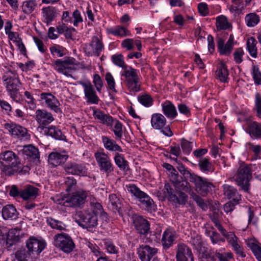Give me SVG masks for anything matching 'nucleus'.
Segmentation results:
<instances>
[{
	"label": "nucleus",
	"mask_w": 261,
	"mask_h": 261,
	"mask_svg": "<svg viewBox=\"0 0 261 261\" xmlns=\"http://www.w3.org/2000/svg\"><path fill=\"white\" fill-rule=\"evenodd\" d=\"M2 79L11 98L17 102H20L22 96L19 92L20 82L15 71L9 70L5 72Z\"/></svg>",
	"instance_id": "f257e3e1"
},
{
	"label": "nucleus",
	"mask_w": 261,
	"mask_h": 261,
	"mask_svg": "<svg viewBox=\"0 0 261 261\" xmlns=\"http://www.w3.org/2000/svg\"><path fill=\"white\" fill-rule=\"evenodd\" d=\"M252 178L251 167L245 163L241 164L236 174L235 181L242 190L249 192V181Z\"/></svg>",
	"instance_id": "f03ea898"
},
{
	"label": "nucleus",
	"mask_w": 261,
	"mask_h": 261,
	"mask_svg": "<svg viewBox=\"0 0 261 261\" xmlns=\"http://www.w3.org/2000/svg\"><path fill=\"white\" fill-rule=\"evenodd\" d=\"M126 188L129 192L139 199L142 208L147 211H155L153 201L147 194L141 191L135 184L126 185Z\"/></svg>",
	"instance_id": "7ed1b4c3"
},
{
	"label": "nucleus",
	"mask_w": 261,
	"mask_h": 261,
	"mask_svg": "<svg viewBox=\"0 0 261 261\" xmlns=\"http://www.w3.org/2000/svg\"><path fill=\"white\" fill-rule=\"evenodd\" d=\"M75 60L73 58H66L64 60L57 59L52 64V67L59 73L63 74L68 77H72V73L75 70Z\"/></svg>",
	"instance_id": "20e7f679"
},
{
	"label": "nucleus",
	"mask_w": 261,
	"mask_h": 261,
	"mask_svg": "<svg viewBox=\"0 0 261 261\" xmlns=\"http://www.w3.org/2000/svg\"><path fill=\"white\" fill-rule=\"evenodd\" d=\"M167 120L164 115L160 113H154L151 118V126L155 129L160 130L165 136L171 137L173 133L169 125H166Z\"/></svg>",
	"instance_id": "39448f33"
},
{
	"label": "nucleus",
	"mask_w": 261,
	"mask_h": 261,
	"mask_svg": "<svg viewBox=\"0 0 261 261\" xmlns=\"http://www.w3.org/2000/svg\"><path fill=\"white\" fill-rule=\"evenodd\" d=\"M97 165L101 171L107 175L112 173L114 170V166L108 154L103 151H96L94 153Z\"/></svg>",
	"instance_id": "423d86ee"
},
{
	"label": "nucleus",
	"mask_w": 261,
	"mask_h": 261,
	"mask_svg": "<svg viewBox=\"0 0 261 261\" xmlns=\"http://www.w3.org/2000/svg\"><path fill=\"white\" fill-rule=\"evenodd\" d=\"M56 246L66 253L71 252L75 248V244L70 236L65 233H58L54 237Z\"/></svg>",
	"instance_id": "0eeeda50"
},
{
	"label": "nucleus",
	"mask_w": 261,
	"mask_h": 261,
	"mask_svg": "<svg viewBox=\"0 0 261 261\" xmlns=\"http://www.w3.org/2000/svg\"><path fill=\"white\" fill-rule=\"evenodd\" d=\"M103 49L104 46L101 40L96 36H93L90 42L85 44L84 47V52L88 57H99Z\"/></svg>",
	"instance_id": "6e6552de"
},
{
	"label": "nucleus",
	"mask_w": 261,
	"mask_h": 261,
	"mask_svg": "<svg viewBox=\"0 0 261 261\" xmlns=\"http://www.w3.org/2000/svg\"><path fill=\"white\" fill-rule=\"evenodd\" d=\"M190 181L194 184L196 191L202 196H205L213 187V184L207 178L196 174Z\"/></svg>",
	"instance_id": "1a4fd4ad"
},
{
	"label": "nucleus",
	"mask_w": 261,
	"mask_h": 261,
	"mask_svg": "<svg viewBox=\"0 0 261 261\" xmlns=\"http://www.w3.org/2000/svg\"><path fill=\"white\" fill-rule=\"evenodd\" d=\"M87 196L88 193L86 191L78 190L73 193L64 202H60V204L66 206L81 207L85 203Z\"/></svg>",
	"instance_id": "9d476101"
},
{
	"label": "nucleus",
	"mask_w": 261,
	"mask_h": 261,
	"mask_svg": "<svg viewBox=\"0 0 261 261\" xmlns=\"http://www.w3.org/2000/svg\"><path fill=\"white\" fill-rule=\"evenodd\" d=\"M77 216L79 219L77 221L79 225L88 230L95 227L97 225V216L91 212H80Z\"/></svg>",
	"instance_id": "9b49d317"
},
{
	"label": "nucleus",
	"mask_w": 261,
	"mask_h": 261,
	"mask_svg": "<svg viewBox=\"0 0 261 261\" xmlns=\"http://www.w3.org/2000/svg\"><path fill=\"white\" fill-rule=\"evenodd\" d=\"M176 261H194L192 250L187 245L180 243L176 247Z\"/></svg>",
	"instance_id": "f8f14e48"
},
{
	"label": "nucleus",
	"mask_w": 261,
	"mask_h": 261,
	"mask_svg": "<svg viewBox=\"0 0 261 261\" xmlns=\"http://www.w3.org/2000/svg\"><path fill=\"white\" fill-rule=\"evenodd\" d=\"M63 169L68 174L86 176L88 174L87 169L84 165L73 162H68L65 164Z\"/></svg>",
	"instance_id": "ddd939ff"
},
{
	"label": "nucleus",
	"mask_w": 261,
	"mask_h": 261,
	"mask_svg": "<svg viewBox=\"0 0 261 261\" xmlns=\"http://www.w3.org/2000/svg\"><path fill=\"white\" fill-rule=\"evenodd\" d=\"M132 218L137 232L140 234L146 236L150 231L149 222L142 216L137 214L133 215Z\"/></svg>",
	"instance_id": "4468645a"
},
{
	"label": "nucleus",
	"mask_w": 261,
	"mask_h": 261,
	"mask_svg": "<svg viewBox=\"0 0 261 261\" xmlns=\"http://www.w3.org/2000/svg\"><path fill=\"white\" fill-rule=\"evenodd\" d=\"M170 180L173 184L176 191H182L188 193L192 191L191 186L187 179H184L178 174L172 175Z\"/></svg>",
	"instance_id": "2eb2a0df"
},
{
	"label": "nucleus",
	"mask_w": 261,
	"mask_h": 261,
	"mask_svg": "<svg viewBox=\"0 0 261 261\" xmlns=\"http://www.w3.org/2000/svg\"><path fill=\"white\" fill-rule=\"evenodd\" d=\"M79 84L84 88L85 97L87 99V102L91 104H97L99 99L92 84L89 81H81Z\"/></svg>",
	"instance_id": "dca6fc26"
},
{
	"label": "nucleus",
	"mask_w": 261,
	"mask_h": 261,
	"mask_svg": "<svg viewBox=\"0 0 261 261\" xmlns=\"http://www.w3.org/2000/svg\"><path fill=\"white\" fill-rule=\"evenodd\" d=\"M137 254L141 261H150L157 253L158 249L146 244H142L137 248Z\"/></svg>",
	"instance_id": "f3484780"
},
{
	"label": "nucleus",
	"mask_w": 261,
	"mask_h": 261,
	"mask_svg": "<svg viewBox=\"0 0 261 261\" xmlns=\"http://www.w3.org/2000/svg\"><path fill=\"white\" fill-rule=\"evenodd\" d=\"M41 100L44 102L47 107L55 112L58 113L61 112L60 108V103L58 99L52 94L42 93L40 95Z\"/></svg>",
	"instance_id": "a211bd4d"
},
{
	"label": "nucleus",
	"mask_w": 261,
	"mask_h": 261,
	"mask_svg": "<svg viewBox=\"0 0 261 261\" xmlns=\"http://www.w3.org/2000/svg\"><path fill=\"white\" fill-rule=\"evenodd\" d=\"M0 160L6 165L11 167H17L20 164L19 158L11 150H7L0 153Z\"/></svg>",
	"instance_id": "6ab92c4d"
},
{
	"label": "nucleus",
	"mask_w": 261,
	"mask_h": 261,
	"mask_svg": "<svg viewBox=\"0 0 261 261\" xmlns=\"http://www.w3.org/2000/svg\"><path fill=\"white\" fill-rule=\"evenodd\" d=\"M234 45V37L233 35L229 36L227 42L222 38H219L217 41V47L218 50L221 55L229 56L232 50Z\"/></svg>",
	"instance_id": "aec40b11"
},
{
	"label": "nucleus",
	"mask_w": 261,
	"mask_h": 261,
	"mask_svg": "<svg viewBox=\"0 0 261 261\" xmlns=\"http://www.w3.org/2000/svg\"><path fill=\"white\" fill-rule=\"evenodd\" d=\"M45 245L44 241L35 238H30L26 242L27 248L32 255L35 253L39 254L44 249Z\"/></svg>",
	"instance_id": "412c9836"
},
{
	"label": "nucleus",
	"mask_w": 261,
	"mask_h": 261,
	"mask_svg": "<svg viewBox=\"0 0 261 261\" xmlns=\"http://www.w3.org/2000/svg\"><path fill=\"white\" fill-rule=\"evenodd\" d=\"M35 119L40 125L42 126H46L54 120L52 114L44 109L36 111Z\"/></svg>",
	"instance_id": "4be33fe9"
},
{
	"label": "nucleus",
	"mask_w": 261,
	"mask_h": 261,
	"mask_svg": "<svg viewBox=\"0 0 261 261\" xmlns=\"http://www.w3.org/2000/svg\"><path fill=\"white\" fill-rule=\"evenodd\" d=\"M69 155L66 151L61 152H52L48 156V163L53 166L57 167L64 164L68 159Z\"/></svg>",
	"instance_id": "5701e85b"
},
{
	"label": "nucleus",
	"mask_w": 261,
	"mask_h": 261,
	"mask_svg": "<svg viewBox=\"0 0 261 261\" xmlns=\"http://www.w3.org/2000/svg\"><path fill=\"white\" fill-rule=\"evenodd\" d=\"M14 230H11L8 233L0 229V246L6 244L7 248H10L18 240V236H14Z\"/></svg>",
	"instance_id": "b1692460"
},
{
	"label": "nucleus",
	"mask_w": 261,
	"mask_h": 261,
	"mask_svg": "<svg viewBox=\"0 0 261 261\" xmlns=\"http://www.w3.org/2000/svg\"><path fill=\"white\" fill-rule=\"evenodd\" d=\"M101 141L104 148L111 152H123L121 147L116 142L110 137L106 136H101Z\"/></svg>",
	"instance_id": "393cba45"
},
{
	"label": "nucleus",
	"mask_w": 261,
	"mask_h": 261,
	"mask_svg": "<svg viewBox=\"0 0 261 261\" xmlns=\"http://www.w3.org/2000/svg\"><path fill=\"white\" fill-rule=\"evenodd\" d=\"M176 238V234L175 231L171 229H167L164 232L162 243L164 249H169L173 244V242Z\"/></svg>",
	"instance_id": "a878e982"
},
{
	"label": "nucleus",
	"mask_w": 261,
	"mask_h": 261,
	"mask_svg": "<svg viewBox=\"0 0 261 261\" xmlns=\"http://www.w3.org/2000/svg\"><path fill=\"white\" fill-rule=\"evenodd\" d=\"M32 257L27 248L22 247L10 256V261H28Z\"/></svg>",
	"instance_id": "bb28decb"
},
{
	"label": "nucleus",
	"mask_w": 261,
	"mask_h": 261,
	"mask_svg": "<svg viewBox=\"0 0 261 261\" xmlns=\"http://www.w3.org/2000/svg\"><path fill=\"white\" fill-rule=\"evenodd\" d=\"M5 128L12 136L24 137L27 134V129L15 123H6Z\"/></svg>",
	"instance_id": "cd10ccee"
},
{
	"label": "nucleus",
	"mask_w": 261,
	"mask_h": 261,
	"mask_svg": "<svg viewBox=\"0 0 261 261\" xmlns=\"http://www.w3.org/2000/svg\"><path fill=\"white\" fill-rule=\"evenodd\" d=\"M109 202L108 207L115 213H118L120 216H122V204L115 194H111L109 196Z\"/></svg>",
	"instance_id": "c85d7f7f"
},
{
	"label": "nucleus",
	"mask_w": 261,
	"mask_h": 261,
	"mask_svg": "<svg viewBox=\"0 0 261 261\" xmlns=\"http://www.w3.org/2000/svg\"><path fill=\"white\" fill-rule=\"evenodd\" d=\"M246 132L253 139H261V123L256 121L251 122L248 124Z\"/></svg>",
	"instance_id": "c756f323"
},
{
	"label": "nucleus",
	"mask_w": 261,
	"mask_h": 261,
	"mask_svg": "<svg viewBox=\"0 0 261 261\" xmlns=\"http://www.w3.org/2000/svg\"><path fill=\"white\" fill-rule=\"evenodd\" d=\"M223 191L224 195L228 199H231L233 202L238 203L241 200V195L237 190L233 187L225 184L223 186Z\"/></svg>",
	"instance_id": "7c9ffc66"
},
{
	"label": "nucleus",
	"mask_w": 261,
	"mask_h": 261,
	"mask_svg": "<svg viewBox=\"0 0 261 261\" xmlns=\"http://www.w3.org/2000/svg\"><path fill=\"white\" fill-rule=\"evenodd\" d=\"M164 114L169 119H173L177 115L175 107L170 101L166 100L162 104Z\"/></svg>",
	"instance_id": "2f4dec72"
},
{
	"label": "nucleus",
	"mask_w": 261,
	"mask_h": 261,
	"mask_svg": "<svg viewBox=\"0 0 261 261\" xmlns=\"http://www.w3.org/2000/svg\"><path fill=\"white\" fill-rule=\"evenodd\" d=\"M2 217L5 220H15L18 217V213L12 204L3 207L2 211Z\"/></svg>",
	"instance_id": "473e14b6"
},
{
	"label": "nucleus",
	"mask_w": 261,
	"mask_h": 261,
	"mask_svg": "<svg viewBox=\"0 0 261 261\" xmlns=\"http://www.w3.org/2000/svg\"><path fill=\"white\" fill-rule=\"evenodd\" d=\"M229 72L226 64L224 63H220L215 72L216 78L222 83H227L228 81Z\"/></svg>",
	"instance_id": "72a5a7b5"
},
{
	"label": "nucleus",
	"mask_w": 261,
	"mask_h": 261,
	"mask_svg": "<svg viewBox=\"0 0 261 261\" xmlns=\"http://www.w3.org/2000/svg\"><path fill=\"white\" fill-rule=\"evenodd\" d=\"M42 16L44 22L47 25L51 24V22L57 16L56 9L53 7H47L42 9Z\"/></svg>",
	"instance_id": "f704fd0d"
},
{
	"label": "nucleus",
	"mask_w": 261,
	"mask_h": 261,
	"mask_svg": "<svg viewBox=\"0 0 261 261\" xmlns=\"http://www.w3.org/2000/svg\"><path fill=\"white\" fill-rule=\"evenodd\" d=\"M38 189L32 186H29L21 190V198L25 200H34L38 195Z\"/></svg>",
	"instance_id": "c9c22d12"
},
{
	"label": "nucleus",
	"mask_w": 261,
	"mask_h": 261,
	"mask_svg": "<svg viewBox=\"0 0 261 261\" xmlns=\"http://www.w3.org/2000/svg\"><path fill=\"white\" fill-rule=\"evenodd\" d=\"M93 116L94 118L98 119L100 123L107 126H112V123H113L112 117L105 114L101 111H94Z\"/></svg>",
	"instance_id": "e433bc0d"
},
{
	"label": "nucleus",
	"mask_w": 261,
	"mask_h": 261,
	"mask_svg": "<svg viewBox=\"0 0 261 261\" xmlns=\"http://www.w3.org/2000/svg\"><path fill=\"white\" fill-rule=\"evenodd\" d=\"M199 170L204 173H208L214 171V167L210 160L207 158H201L198 161Z\"/></svg>",
	"instance_id": "4c0bfd02"
},
{
	"label": "nucleus",
	"mask_w": 261,
	"mask_h": 261,
	"mask_svg": "<svg viewBox=\"0 0 261 261\" xmlns=\"http://www.w3.org/2000/svg\"><path fill=\"white\" fill-rule=\"evenodd\" d=\"M109 34L113 35L115 36L124 37L131 35L130 32L125 27L121 25H116L114 27L107 30Z\"/></svg>",
	"instance_id": "58836bf2"
},
{
	"label": "nucleus",
	"mask_w": 261,
	"mask_h": 261,
	"mask_svg": "<svg viewBox=\"0 0 261 261\" xmlns=\"http://www.w3.org/2000/svg\"><path fill=\"white\" fill-rule=\"evenodd\" d=\"M21 151L24 155L33 159L39 160L40 158L38 149L32 145L24 146Z\"/></svg>",
	"instance_id": "ea45409f"
},
{
	"label": "nucleus",
	"mask_w": 261,
	"mask_h": 261,
	"mask_svg": "<svg viewBox=\"0 0 261 261\" xmlns=\"http://www.w3.org/2000/svg\"><path fill=\"white\" fill-rule=\"evenodd\" d=\"M120 152H117L115 153L114 160L115 164L120 170L125 171L128 168V163L125 159L124 155L120 153Z\"/></svg>",
	"instance_id": "a19ab883"
},
{
	"label": "nucleus",
	"mask_w": 261,
	"mask_h": 261,
	"mask_svg": "<svg viewBox=\"0 0 261 261\" xmlns=\"http://www.w3.org/2000/svg\"><path fill=\"white\" fill-rule=\"evenodd\" d=\"M247 245L250 248L258 261H261V244L253 240H248Z\"/></svg>",
	"instance_id": "79ce46f5"
},
{
	"label": "nucleus",
	"mask_w": 261,
	"mask_h": 261,
	"mask_svg": "<svg viewBox=\"0 0 261 261\" xmlns=\"http://www.w3.org/2000/svg\"><path fill=\"white\" fill-rule=\"evenodd\" d=\"M44 133L57 140H64L65 136L63 135L60 129L55 126H51L49 127L44 128Z\"/></svg>",
	"instance_id": "37998d69"
},
{
	"label": "nucleus",
	"mask_w": 261,
	"mask_h": 261,
	"mask_svg": "<svg viewBox=\"0 0 261 261\" xmlns=\"http://www.w3.org/2000/svg\"><path fill=\"white\" fill-rule=\"evenodd\" d=\"M257 41L254 37H250L247 42V48L250 55L253 58H256L257 55V47L256 46Z\"/></svg>",
	"instance_id": "c03bdc74"
},
{
	"label": "nucleus",
	"mask_w": 261,
	"mask_h": 261,
	"mask_svg": "<svg viewBox=\"0 0 261 261\" xmlns=\"http://www.w3.org/2000/svg\"><path fill=\"white\" fill-rule=\"evenodd\" d=\"M46 222L53 229H56L59 231L64 230L66 229V225L63 222L51 217L47 218Z\"/></svg>",
	"instance_id": "a18cd8bd"
},
{
	"label": "nucleus",
	"mask_w": 261,
	"mask_h": 261,
	"mask_svg": "<svg viewBox=\"0 0 261 261\" xmlns=\"http://www.w3.org/2000/svg\"><path fill=\"white\" fill-rule=\"evenodd\" d=\"M124 70L122 75L126 79V81L128 80H132L139 77L136 69L132 68L131 66H126L123 69Z\"/></svg>",
	"instance_id": "49530a36"
},
{
	"label": "nucleus",
	"mask_w": 261,
	"mask_h": 261,
	"mask_svg": "<svg viewBox=\"0 0 261 261\" xmlns=\"http://www.w3.org/2000/svg\"><path fill=\"white\" fill-rule=\"evenodd\" d=\"M216 25L217 30L220 31L228 29L230 24L225 16L221 15L216 18Z\"/></svg>",
	"instance_id": "de8ad7c7"
},
{
	"label": "nucleus",
	"mask_w": 261,
	"mask_h": 261,
	"mask_svg": "<svg viewBox=\"0 0 261 261\" xmlns=\"http://www.w3.org/2000/svg\"><path fill=\"white\" fill-rule=\"evenodd\" d=\"M37 4L35 0H28L24 1L21 6L22 11L25 14L31 13L37 7Z\"/></svg>",
	"instance_id": "09e8293b"
},
{
	"label": "nucleus",
	"mask_w": 261,
	"mask_h": 261,
	"mask_svg": "<svg viewBox=\"0 0 261 261\" xmlns=\"http://www.w3.org/2000/svg\"><path fill=\"white\" fill-rule=\"evenodd\" d=\"M128 89L131 92H137L140 90V84H139V77L126 81Z\"/></svg>",
	"instance_id": "8fccbe9b"
},
{
	"label": "nucleus",
	"mask_w": 261,
	"mask_h": 261,
	"mask_svg": "<svg viewBox=\"0 0 261 261\" xmlns=\"http://www.w3.org/2000/svg\"><path fill=\"white\" fill-rule=\"evenodd\" d=\"M177 195H175V198H173L172 201L179 205H185L188 201V196L186 192L182 191H176Z\"/></svg>",
	"instance_id": "3c124183"
},
{
	"label": "nucleus",
	"mask_w": 261,
	"mask_h": 261,
	"mask_svg": "<svg viewBox=\"0 0 261 261\" xmlns=\"http://www.w3.org/2000/svg\"><path fill=\"white\" fill-rule=\"evenodd\" d=\"M111 60L113 64L122 69L127 66L124 62V57L121 54L113 55L111 57Z\"/></svg>",
	"instance_id": "603ef678"
},
{
	"label": "nucleus",
	"mask_w": 261,
	"mask_h": 261,
	"mask_svg": "<svg viewBox=\"0 0 261 261\" xmlns=\"http://www.w3.org/2000/svg\"><path fill=\"white\" fill-rule=\"evenodd\" d=\"M179 172L184 176L185 178H189L190 181L195 174L194 173H191L188 169L181 163H177L176 167Z\"/></svg>",
	"instance_id": "864d4df0"
},
{
	"label": "nucleus",
	"mask_w": 261,
	"mask_h": 261,
	"mask_svg": "<svg viewBox=\"0 0 261 261\" xmlns=\"http://www.w3.org/2000/svg\"><path fill=\"white\" fill-rule=\"evenodd\" d=\"M245 20L248 27H254L259 21V16L255 13H250L246 15Z\"/></svg>",
	"instance_id": "5fc2aeb1"
},
{
	"label": "nucleus",
	"mask_w": 261,
	"mask_h": 261,
	"mask_svg": "<svg viewBox=\"0 0 261 261\" xmlns=\"http://www.w3.org/2000/svg\"><path fill=\"white\" fill-rule=\"evenodd\" d=\"M90 206L92 208L91 213L95 214L97 216L102 214L103 212V207L101 204L98 202L95 199L91 200L90 202Z\"/></svg>",
	"instance_id": "6e6d98bb"
},
{
	"label": "nucleus",
	"mask_w": 261,
	"mask_h": 261,
	"mask_svg": "<svg viewBox=\"0 0 261 261\" xmlns=\"http://www.w3.org/2000/svg\"><path fill=\"white\" fill-rule=\"evenodd\" d=\"M113 122L114 123V125L112 130L116 137L120 139L122 138L123 135V125L119 121L117 120H113Z\"/></svg>",
	"instance_id": "4d7b16f0"
},
{
	"label": "nucleus",
	"mask_w": 261,
	"mask_h": 261,
	"mask_svg": "<svg viewBox=\"0 0 261 261\" xmlns=\"http://www.w3.org/2000/svg\"><path fill=\"white\" fill-rule=\"evenodd\" d=\"M138 99L140 103L146 107H150L153 103L152 98L148 94L140 95L138 97Z\"/></svg>",
	"instance_id": "13d9d810"
},
{
	"label": "nucleus",
	"mask_w": 261,
	"mask_h": 261,
	"mask_svg": "<svg viewBox=\"0 0 261 261\" xmlns=\"http://www.w3.org/2000/svg\"><path fill=\"white\" fill-rule=\"evenodd\" d=\"M254 96V109L256 111V116L261 118V94L256 92Z\"/></svg>",
	"instance_id": "bf43d9fd"
},
{
	"label": "nucleus",
	"mask_w": 261,
	"mask_h": 261,
	"mask_svg": "<svg viewBox=\"0 0 261 261\" xmlns=\"http://www.w3.org/2000/svg\"><path fill=\"white\" fill-rule=\"evenodd\" d=\"M252 75L256 85H261V72L257 66H253L252 70Z\"/></svg>",
	"instance_id": "052dcab7"
},
{
	"label": "nucleus",
	"mask_w": 261,
	"mask_h": 261,
	"mask_svg": "<svg viewBox=\"0 0 261 261\" xmlns=\"http://www.w3.org/2000/svg\"><path fill=\"white\" fill-rule=\"evenodd\" d=\"M105 80L107 82L108 88L113 92L116 93L117 91L115 88V82L112 74L108 72L106 74Z\"/></svg>",
	"instance_id": "680f3d73"
},
{
	"label": "nucleus",
	"mask_w": 261,
	"mask_h": 261,
	"mask_svg": "<svg viewBox=\"0 0 261 261\" xmlns=\"http://www.w3.org/2000/svg\"><path fill=\"white\" fill-rule=\"evenodd\" d=\"M247 146L250 150L253 152L255 159L259 158L261 152V146L260 145H254L252 143L249 142L247 143Z\"/></svg>",
	"instance_id": "e2e57ef3"
},
{
	"label": "nucleus",
	"mask_w": 261,
	"mask_h": 261,
	"mask_svg": "<svg viewBox=\"0 0 261 261\" xmlns=\"http://www.w3.org/2000/svg\"><path fill=\"white\" fill-rule=\"evenodd\" d=\"M50 51L53 56L56 55L58 57H62L65 55L64 48L59 45L50 47Z\"/></svg>",
	"instance_id": "0e129e2a"
},
{
	"label": "nucleus",
	"mask_w": 261,
	"mask_h": 261,
	"mask_svg": "<svg viewBox=\"0 0 261 261\" xmlns=\"http://www.w3.org/2000/svg\"><path fill=\"white\" fill-rule=\"evenodd\" d=\"M93 83L96 90L98 92H100L103 86V83L101 78L99 74H95L93 75Z\"/></svg>",
	"instance_id": "69168bd1"
},
{
	"label": "nucleus",
	"mask_w": 261,
	"mask_h": 261,
	"mask_svg": "<svg viewBox=\"0 0 261 261\" xmlns=\"http://www.w3.org/2000/svg\"><path fill=\"white\" fill-rule=\"evenodd\" d=\"M181 147L183 152L185 154H189L192 150V143L185 139H182L181 141Z\"/></svg>",
	"instance_id": "338daca9"
},
{
	"label": "nucleus",
	"mask_w": 261,
	"mask_h": 261,
	"mask_svg": "<svg viewBox=\"0 0 261 261\" xmlns=\"http://www.w3.org/2000/svg\"><path fill=\"white\" fill-rule=\"evenodd\" d=\"M72 22L74 27H77L80 23L83 21V17L81 16L80 12L76 9L72 14Z\"/></svg>",
	"instance_id": "774afa93"
}]
</instances>
